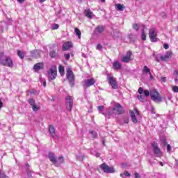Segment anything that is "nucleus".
<instances>
[{
	"label": "nucleus",
	"instance_id": "f257e3e1",
	"mask_svg": "<svg viewBox=\"0 0 178 178\" xmlns=\"http://www.w3.org/2000/svg\"><path fill=\"white\" fill-rule=\"evenodd\" d=\"M0 65L7 67H13V60L10 57L6 56L3 52H0Z\"/></svg>",
	"mask_w": 178,
	"mask_h": 178
},
{
	"label": "nucleus",
	"instance_id": "f03ea898",
	"mask_svg": "<svg viewBox=\"0 0 178 178\" xmlns=\"http://www.w3.org/2000/svg\"><path fill=\"white\" fill-rule=\"evenodd\" d=\"M108 111L110 113H113L112 118L115 116V113L120 115L124 112L123 107L119 103H114V108H108Z\"/></svg>",
	"mask_w": 178,
	"mask_h": 178
},
{
	"label": "nucleus",
	"instance_id": "7ed1b4c3",
	"mask_svg": "<svg viewBox=\"0 0 178 178\" xmlns=\"http://www.w3.org/2000/svg\"><path fill=\"white\" fill-rule=\"evenodd\" d=\"M150 97L151 99L154 102H162V96H161V95L158 91H156V90L153 89L150 90Z\"/></svg>",
	"mask_w": 178,
	"mask_h": 178
},
{
	"label": "nucleus",
	"instance_id": "20e7f679",
	"mask_svg": "<svg viewBox=\"0 0 178 178\" xmlns=\"http://www.w3.org/2000/svg\"><path fill=\"white\" fill-rule=\"evenodd\" d=\"M129 113L131 115V118L133 122V123L137 124L138 123V121L140 119H141V115H140V113L138 112V110L136 108H134V111H130Z\"/></svg>",
	"mask_w": 178,
	"mask_h": 178
},
{
	"label": "nucleus",
	"instance_id": "39448f33",
	"mask_svg": "<svg viewBox=\"0 0 178 178\" xmlns=\"http://www.w3.org/2000/svg\"><path fill=\"white\" fill-rule=\"evenodd\" d=\"M66 77L69 81L70 86L74 87V74H73V71H72V69H70V67L67 69Z\"/></svg>",
	"mask_w": 178,
	"mask_h": 178
},
{
	"label": "nucleus",
	"instance_id": "423d86ee",
	"mask_svg": "<svg viewBox=\"0 0 178 178\" xmlns=\"http://www.w3.org/2000/svg\"><path fill=\"white\" fill-rule=\"evenodd\" d=\"M97 109L102 115H104L105 118H107L108 119H111L113 116V113H111V111H109V108L106 111V112L104 111V109H105V107L104 106H99L97 107Z\"/></svg>",
	"mask_w": 178,
	"mask_h": 178
},
{
	"label": "nucleus",
	"instance_id": "0eeeda50",
	"mask_svg": "<svg viewBox=\"0 0 178 178\" xmlns=\"http://www.w3.org/2000/svg\"><path fill=\"white\" fill-rule=\"evenodd\" d=\"M152 148L153 149V153L156 156H158L159 158H161L162 156V152L161 151V149L158 146V143L156 142H153L152 143Z\"/></svg>",
	"mask_w": 178,
	"mask_h": 178
},
{
	"label": "nucleus",
	"instance_id": "6e6552de",
	"mask_svg": "<svg viewBox=\"0 0 178 178\" xmlns=\"http://www.w3.org/2000/svg\"><path fill=\"white\" fill-rule=\"evenodd\" d=\"M57 76L56 66L52 65L48 72L49 80H55Z\"/></svg>",
	"mask_w": 178,
	"mask_h": 178
},
{
	"label": "nucleus",
	"instance_id": "1a4fd4ad",
	"mask_svg": "<svg viewBox=\"0 0 178 178\" xmlns=\"http://www.w3.org/2000/svg\"><path fill=\"white\" fill-rule=\"evenodd\" d=\"M65 106L67 111L70 112L73 109V97L67 96L65 98Z\"/></svg>",
	"mask_w": 178,
	"mask_h": 178
},
{
	"label": "nucleus",
	"instance_id": "9d476101",
	"mask_svg": "<svg viewBox=\"0 0 178 178\" xmlns=\"http://www.w3.org/2000/svg\"><path fill=\"white\" fill-rule=\"evenodd\" d=\"M156 29L155 28H152L149 31V37L152 42H156L158 41V38H156Z\"/></svg>",
	"mask_w": 178,
	"mask_h": 178
},
{
	"label": "nucleus",
	"instance_id": "9b49d317",
	"mask_svg": "<svg viewBox=\"0 0 178 178\" xmlns=\"http://www.w3.org/2000/svg\"><path fill=\"white\" fill-rule=\"evenodd\" d=\"M122 62L124 63H129L131 60H133V53L131 51L127 52V54L124 55L121 58Z\"/></svg>",
	"mask_w": 178,
	"mask_h": 178
},
{
	"label": "nucleus",
	"instance_id": "f8f14e48",
	"mask_svg": "<svg viewBox=\"0 0 178 178\" xmlns=\"http://www.w3.org/2000/svg\"><path fill=\"white\" fill-rule=\"evenodd\" d=\"M95 83H96L95 79L90 78V79H85L82 82V84H83V88H87L88 87H91V86H94Z\"/></svg>",
	"mask_w": 178,
	"mask_h": 178
},
{
	"label": "nucleus",
	"instance_id": "ddd939ff",
	"mask_svg": "<svg viewBox=\"0 0 178 178\" xmlns=\"http://www.w3.org/2000/svg\"><path fill=\"white\" fill-rule=\"evenodd\" d=\"M100 168L102 169L104 173H115V168L113 167H109L105 163L100 165Z\"/></svg>",
	"mask_w": 178,
	"mask_h": 178
},
{
	"label": "nucleus",
	"instance_id": "4468645a",
	"mask_svg": "<svg viewBox=\"0 0 178 178\" xmlns=\"http://www.w3.org/2000/svg\"><path fill=\"white\" fill-rule=\"evenodd\" d=\"M29 104L31 105L32 110L33 112H38V111H40V107L39 105H37L35 104V101L33 99H29L28 100Z\"/></svg>",
	"mask_w": 178,
	"mask_h": 178
},
{
	"label": "nucleus",
	"instance_id": "2eb2a0df",
	"mask_svg": "<svg viewBox=\"0 0 178 178\" xmlns=\"http://www.w3.org/2000/svg\"><path fill=\"white\" fill-rule=\"evenodd\" d=\"M49 159L51 161L55 166H57L58 168L59 164L58 163V160H56V156L52 152L49 153Z\"/></svg>",
	"mask_w": 178,
	"mask_h": 178
},
{
	"label": "nucleus",
	"instance_id": "dca6fc26",
	"mask_svg": "<svg viewBox=\"0 0 178 178\" xmlns=\"http://www.w3.org/2000/svg\"><path fill=\"white\" fill-rule=\"evenodd\" d=\"M108 80L110 86H111L112 88L116 90L118 88V83L116 82V79L113 76H108Z\"/></svg>",
	"mask_w": 178,
	"mask_h": 178
},
{
	"label": "nucleus",
	"instance_id": "f3484780",
	"mask_svg": "<svg viewBox=\"0 0 178 178\" xmlns=\"http://www.w3.org/2000/svg\"><path fill=\"white\" fill-rule=\"evenodd\" d=\"M83 15H85V16L88 17V19H92L93 17H95V15H94V13H92V11H91V9L90 8L85 9L83 11Z\"/></svg>",
	"mask_w": 178,
	"mask_h": 178
},
{
	"label": "nucleus",
	"instance_id": "a211bd4d",
	"mask_svg": "<svg viewBox=\"0 0 178 178\" xmlns=\"http://www.w3.org/2000/svg\"><path fill=\"white\" fill-rule=\"evenodd\" d=\"M104 30L105 28L103 26H98L95 28L94 31V34H95V35H98L99 34H102V33H104Z\"/></svg>",
	"mask_w": 178,
	"mask_h": 178
},
{
	"label": "nucleus",
	"instance_id": "6ab92c4d",
	"mask_svg": "<svg viewBox=\"0 0 178 178\" xmlns=\"http://www.w3.org/2000/svg\"><path fill=\"white\" fill-rule=\"evenodd\" d=\"M73 47V44L70 42H66L63 45V51H68V49H70Z\"/></svg>",
	"mask_w": 178,
	"mask_h": 178
},
{
	"label": "nucleus",
	"instance_id": "aec40b11",
	"mask_svg": "<svg viewBox=\"0 0 178 178\" xmlns=\"http://www.w3.org/2000/svg\"><path fill=\"white\" fill-rule=\"evenodd\" d=\"M142 31H141V40L143 41H145L147 40V35H145V29H147V26L145 25L142 24Z\"/></svg>",
	"mask_w": 178,
	"mask_h": 178
},
{
	"label": "nucleus",
	"instance_id": "412c9836",
	"mask_svg": "<svg viewBox=\"0 0 178 178\" xmlns=\"http://www.w3.org/2000/svg\"><path fill=\"white\" fill-rule=\"evenodd\" d=\"M41 69H44V64H42V63H38L33 66V70H35V72H38V70H41Z\"/></svg>",
	"mask_w": 178,
	"mask_h": 178
},
{
	"label": "nucleus",
	"instance_id": "4be33fe9",
	"mask_svg": "<svg viewBox=\"0 0 178 178\" xmlns=\"http://www.w3.org/2000/svg\"><path fill=\"white\" fill-rule=\"evenodd\" d=\"M122 67V65L120 64V63H119V61H115L113 63V68L114 69V70H120Z\"/></svg>",
	"mask_w": 178,
	"mask_h": 178
},
{
	"label": "nucleus",
	"instance_id": "5701e85b",
	"mask_svg": "<svg viewBox=\"0 0 178 178\" xmlns=\"http://www.w3.org/2000/svg\"><path fill=\"white\" fill-rule=\"evenodd\" d=\"M172 56V52L168 51L165 53V56H161V60H166V59H169Z\"/></svg>",
	"mask_w": 178,
	"mask_h": 178
},
{
	"label": "nucleus",
	"instance_id": "b1692460",
	"mask_svg": "<svg viewBox=\"0 0 178 178\" xmlns=\"http://www.w3.org/2000/svg\"><path fill=\"white\" fill-rule=\"evenodd\" d=\"M58 72H59L60 76H65V67L63 66L59 65Z\"/></svg>",
	"mask_w": 178,
	"mask_h": 178
},
{
	"label": "nucleus",
	"instance_id": "393cba45",
	"mask_svg": "<svg viewBox=\"0 0 178 178\" xmlns=\"http://www.w3.org/2000/svg\"><path fill=\"white\" fill-rule=\"evenodd\" d=\"M143 73H145L146 74L149 73V74H151V70L147 65H145L143 69Z\"/></svg>",
	"mask_w": 178,
	"mask_h": 178
},
{
	"label": "nucleus",
	"instance_id": "a878e982",
	"mask_svg": "<svg viewBox=\"0 0 178 178\" xmlns=\"http://www.w3.org/2000/svg\"><path fill=\"white\" fill-rule=\"evenodd\" d=\"M74 32L76 35L79 37V38H81V31L77 28L74 29Z\"/></svg>",
	"mask_w": 178,
	"mask_h": 178
},
{
	"label": "nucleus",
	"instance_id": "bb28decb",
	"mask_svg": "<svg viewBox=\"0 0 178 178\" xmlns=\"http://www.w3.org/2000/svg\"><path fill=\"white\" fill-rule=\"evenodd\" d=\"M174 80L175 83H177L178 81V71L177 70H174Z\"/></svg>",
	"mask_w": 178,
	"mask_h": 178
},
{
	"label": "nucleus",
	"instance_id": "cd10ccee",
	"mask_svg": "<svg viewBox=\"0 0 178 178\" xmlns=\"http://www.w3.org/2000/svg\"><path fill=\"white\" fill-rule=\"evenodd\" d=\"M64 162H65V159L63 158V156H60V157H58V164L59 165V166H60V164L63 163Z\"/></svg>",
	"mask_w": 178,
	"mask_h": 178
},
{
	"label": "nucleus",
	"instance_id": "c85d7f7f",
	"mask_svg": "<svg viewBox=\"0 0 178 178\" xmlns=\"http://www.w3.org/2000/svg\"><path fill=\"white\" fill-rule=\"evenodd\" d=\"M160 141L163 144V145H166V138L164 136L160 137Z\"/></svg>",
	"mask_w": 178,
	"mask_h": 178
},
{
	"label": "nucleus",
	"instance_id": "c756f323",
	"mask_svg": "<svg viewBox=\"0 0 178 178\" xmlns=\"http://www.w3.org/2000/svg\"><path fill=\"white\" fill-rule=\"evenodd\" d=\"M49 131L50 134H55V128L52 125H50L49 127Z\"/></svg>",
	"mask_w": 178,
	"mask_h": 178
},
{
	"label": "nucleus",
	"instance_id": "7c9ffc66",
	"mask_svg": "<svg viewBox=\"0 0 178 178\" xmlns=\"http://www.w3.org/2000/svg\"><path fill=\"white\" fill-rule=\"evenodd\" d=\"M17 55L21 59H23L24 58V53L22 52L20 50L17 51Z\"/></svg>",
	"mask_w": 178,
	"mask_h": 178
},
{
	"label": "nucleus",
	"instance_id": "2f4dec72",
	"mask_svg": "<svg viewBox=\"0 0 178 178\" xmlns=\"http://www.w3.org/2000/svg\"><path fill=\"white\" fill-rule=\"evenodd\" d=\"M116 8L118 10H121V11H122L123 9H124V6H123V5L122 4H117Z\"/></svg>",
	"mask_w": 178,
	"mask_h": 178
},
{
	"label": "nucleus",
	"instance_id": "473e14b6",
	"mask_svg": "<svg viewBox=\"0 0 178 178\" xmlns=\"http://www.w3.org/2000/svg\"><path fill=\"white\" fill-rule=\"evenodd\" d=\"M59 29V24H53L51 25V30H58Z\"/></svg>",
	"mask_w": 178,
	"mask_h": 178
},
{
	"label": "nucleus",
	"instance_id": "72a5a7b5",
	"mask_svg": "<svg viewBox=\"0 0 178 178\" xmlns=\"http://www.w3.org/2000/svg\"><path fill=\"white\" fill-rule=\"evenodd\" d=\"M56 52H55L54 51H51L49 52V56H51V58H56Z\"/></svg>",
	"mask_w": 178,
	"mask_h": 178
},
{
	"label": "nucleus",
	"instance_id": "f704fd0d",
	"mask_svg": "<svg viewBox=\"0 0 178 178\" xmlns=\"http://www.w3.org/2000/svg\"><path fill=\"white\" fill-rule=\"evenodd\" d=\"M133 29L136 30V31H138V30H140V27L138 26V24H133Z\"/></svg>",
	"mask_w": 178,
	"mask_h": 178
},
{
	"label": "nucleus",
	"instance_id": "c9c22d12",
	"mask_svg": "<svg viewBox=\"0 0 178 178\" xmlns=\"http://www.w3.org/2000/svg\"><path fill=\"white\" fill-rule=\"evenodd\" d=\"M138 101H140V102H144V96L141 95H138Z\"/></svg>",
	"mask_w": 178,
	"mask_h": 178
},
{
	"label": "nucleus",
	"instance_id": "e433bc0d",
	"mask_svg": "<svg viewBox=\"0 0 178 178\" xmlns=\"http://www.w3.org/2000/svg\"><path fill=\"white\" fill-rule=\"evenodd\" d=\"M143 92L145 94V97H149V90H145Z\"/></svg>",
	"mask_w": 178,
	"mask_h": 178
},
{
	"label": "nucleus",
	"instance_id": "4c0bfd02",
	"mask_svg": "<svg viewBox=\"0 0 178 178\" xmlns=\"http://www.w3.org/2000/svg\"><path fill=\"white\" fill-rule=\"evenodd\" d=\"M64 56H65L66 60H69V59H70V54H65L64 55Z\"/></svg>",
	"mask_w": 178,
	"mask_h": 178
},
{
	"label": "nucleus",
	"instance_id": "58836bf2",
	"mask_svg": "<svg viewBox=\"0 0 178 178\" xmlns=\"http://www.w3.org/2000/svg\"><path fill=\"white\" fill-rule=\"evenodd\" d=\"M97 49H98L99 51H101V49H102V44H98L97 45Z\"/></svg>",
	"mask_w": 178,
	"mask_h": 178
},
{
	"label": "nucleus",
	"instance_id": "ea45409f",
	"mask_svg": "<svg viewBox=\"0 0 178 178\" xmlns=\"http://www.w3.org/2000/svg\"><path fill=\"white\" fill-rule=\"evenodd\" d=\"M138 92H139V94H143V92H144V89H143V88H139Z\"/></svg>",
	"mask_w": 178,
	"mask_h": 178
},
{
	"label": "nucleus",
	"instance_id": "a19ab883",
	"mask_svg": "<svg viewBox=\"0 0 178 178\" xmlns=\"http://www.w3.org/2000/svg\"><path fill=\"white\" fill-rule=\"evenodd\" d=\"M124 175L127 176V177H130V174H129V172L128 171H124Z\"/></svg>",
	"mask_w": 178,
	"mask_h": 178
},
{
	"label": "nucleus",
	"instance_id": "79ce46f5",
	"mask_svg": "<svg viewBox=\"0 0 178 178\" xmlns=\"http://www.w3.org/2000/svg\"><path fill=\"white\" fill-rule=\"evenodd\" d=\"M170 149H172L170 145H167V152H170Z\"/></svg>",
	"mask_w": 178,
	"mask_h": 178
},
{
	"label": "nucleus",
	"instance_id": "37998d69",
	"mask_svg": "<svg viewBox=\"0 0 178 178\" xmlns=\"http://www.w3.org/2000/svg\"><path fill=\"white\" fill-rule=\"evenodd\" d=\"M163 48H164L165 49H169V44L165 43V44H163Z\"/></svg>",
	"mask_w": 178,
	"mask_h": 178
},
{
	"label": "nucleus",
	"instance_id": "c03bdc74",
	"mask_svg": "<svg viewBox=\"0 0 178 178\" xmlns=\"http://www.w3.org/2000/svg\"><path fill=\"white\" fill-rule=\"evenodd\" d=\"M0 178H8V177L6 176L5 173H3L0 175Z\"/></svg>",
	"mask_w": 178,
	"mask_h": 178
},
{
	"label": "nucleus",
	"instance_id": "a18cd8bd",
	"mask_svg": "<svg viewBox=\"0 0 178 178\" xmlns=\"http://www.w3.org/2000/svg\"><path fill=\"white\" fill-rule=\"evenodd\" d=\"M76 159H78V161H83V159H84V156H76Z\"/></svg>",
	"mask_w": 178,
	"mask_h": 178
},
{
	"label": "nucleus",
	"instance_id": "49530a36",
	"mask_svg": "<svg viewBox=\"0 0 178 178\" xmlns=\"http://www.w3.org/2000/svg\"><path fill=\"white\" fill-rule=\"evenodd\" d=\"M161 81H163V83H166V77L165 76L161 77Z\"/></svg>",
	"mask_w": 178,
	"mask_h": 178
},
{
	"label": "nucleus",
	"instance_id": "de8ad7c7",
	"mask_svg": "<svg viewBox=\"0 0 178 178\" xmlns=\"http://www.w3.org/2000/svg\"><path fill=\"white\" fill-rule=\"evenodd\" d=\"M135 178H140V174L136 172L135 173Z\"/></svg>",
	"mask_w": 178,
	"mask_h": 178
},
{
	"label": "nucleus",
	"instance_id": "09e8293b",
	"mask_svg": "<svg viewBox=\"0 0 178 178\" xmlns=\"http://www.w3.org/2000/svg\"><path fill=\"white\" fill-rule=\"evenodd\" d=\"M3 106V104L2 103V100L0 99V109Z\"/></svg>",
	"mask_w": 178,
	"mask_h": 178
},
{
	"label": "nucleus",
	"instance_id": "8fccbe9b",
	"mask_svg": "<svg viewBox=\"0 0 178 178\" xmlns=\"http://www.w3.org/2000/svg\"><path fill=\"white\" fill-rule=\"evenodd\" d=\"M25 0H17V1L19 3H23V2H24Z\"/></svg>",
	"mask_w": 178,
	"mask_h": 178
},
{
	"label": "nucleus",
	"instance_id": "3c124183",
	"mask_svg": "<svg viewBox=\"0 0 178 178\" xmlns=\"http://www.w3.org/2000/svg\"><path fill=\"white\" fill-rule=\"evenodd\" d=\"M99 156H100L99 153H96L95 154L96 158H99Z\"/></svg>",
	"mask_w": 178,
	"mask_h": 178
},
{
	"label": "nucleus",
	"instance_id": "603ef678",
	"mask_svg": "<svg viewBox=\"0 0 178 178\" xmlns=\"http://www.w3.org/2000/svg\"><path fill=\"white\" fill-rule=\"evenodd\" d=\"M45 1H47V0H39V2H40V3H42L45 2Z\"/></svg>",
	"mask_w": 178,
	"mask_h": 178
},
{
	"label": "nucleus",
	"instance_id": "864d4df0",
	"mask_svg": "<svg viewBox=\"0 0 178 178\" xmlns=\"http://www.w3.org/2000/svg\"><path fill=\"white\" fill-rule=\"evenodd\" d=\"M175 165L176 166H178V160H175Z\"/></svg>",
	"mask_w": 178,
	"mask_h": 178
},
{
	"label": "nucleus",
	"instance_id": "5fc2aeb1",
	"mask_svg": "<svg viewBox=\"0 0 178 178\" xmlns=\"http://www.w3.org/2000/svg\"><path fill=\"white\" fill-rule=\"evenodd\" d=\"M43 86H44V87H47V82L44 81V82H43Z\"/></svg>",
	"mask_w": 178,
	"mask_h": 178
},
{
	"label": "nucleus",
	"instance_id": "6e6d98bb",
	"mask_svg": "<svg viewBox=\"0 0 178 178\" xmlns=\"http://www.w3.org/2000/svg\"><path fill=\"white\" fill-rule=\"evenodd\" d=\"M102 144H103V145H105V139L102 140Z\"/></svg>",
	"mask_w": 178,
	"mask_h": 178
},
{
	"label": "nucleus",
	"instance_id": "4d7b16f0",
	"mask_svg": "<svg viewBox=\"0 0 178 178\" xmlns=\"http://www.w3.org/2000/svg\"><path fill=\"white\" fill-rule=\"evenodd\" d=\"M161 166H163V163H162L161 161L159 162Z\"/></svg>",
	"mask_w": 178,
	"mask_h": 178
},
{
	"label": "nucleus",
	"instance_id": "13d9d810",
	"mask_svg": "<svg viewBox=\"0 0 178 178\" xmlns=\"http://www.w3.org/2000/svg\"><path fill=\"white\" fill-rule=\"evenodd\" d=\"M51 137H52L53 138H55V137H56V135H51Z\"/></svg>",
	"mask_w": 178,
	"mask_h": 178
},
{
	"label": "nucleus",
	"instance_id": "bf43d9fd",
	"mask_svg": "<svg viewBox=\"0 0 178 178\" xmlns=\"http://www.w3.org/2000/svg\"><path fill=\"white\" fill-rule=\"evenodd\" d=\"M150 75V79H153L152 74H151V73L149 74Z\"/></svg>",
	"mask_w": 178,
	"mask_h": 178
},
{
	"label": "nucleus",
	"instance_id": "052dcab7",
	"mask_svg": "<svg viewBox=\"0 0 178 178\" xmlns=\"http://www.w3.org/2000/svg\"><path fill=\"white\" fill-rule=\"evenodd\" d=\"M3 172H2L0 170V176L3 174Z\"/></svg>",
	"mask_w": 178,
	"mask_h": 178
},
{
	"label": "nucleus",
	"instance_id": "680f3d73",
	"mask_svg": "<svg viewBox=\"0 0 178 178\" xmlns=\"http://www.w3.org/2000/svg\"><path fill=\"white\" fill-rule=\"evenodd\" d=\"M123 175H124V174H120V177H123Z\"/></svg>",
	"mask_w": 178,
	"mask_h": 178
},
{
	"label": "nucleus",
	"instance_id": "e2e57ef3",
	"mask_svg": "<svg viewBox=\"0 0 178 178\" xmlns=\"http://www.w3.org/2000/svg\"><path fill=\"white\" fill-rule=\"evenodd\" d=\"M125 123H129V120H127L125 121Z\"/></svg>",
	"mask_w": 178,
	"mask_h": 178
},
{
	"label": "nucleus",
	"instance_id": "0e129e2a",
	"mask_svg": "<svg viewBox=\"0 0 178 178\" xmlns=\"http://www.w3.org/2000/svg\"><path fill=\"white\" fill-rule=\"evenodd\" d=\"M96 136L97 135H93V138H95Z\"/></svg>",
	"mask_w": 178,
	"mask_h": 178
},
{
	"label": "nucleus",
	"instance_id": "69168bd1",
	"mask_svg": "<svg viewBox=\"0 0 178 178\" xmlns=\"http://www.w3.org/2000/svg\"><path fill=\"white\" fill-rule=\"evenodd\" d=\"M102 2H103V3L105 2V0H102Z\"/></svg>",
	"mask_w": 178,
	"mask_h": 178
},
{
	"label": "nucleus",
	"instance_id": "338daca9",
	"mask_svg": "<svg viewBox=\"0 0 178 178\" xmlns=\"http://www.w3.org/2000/svg\"><path fill=\"white\" fill-rule=\"evenodd\" d=\"M83 56L84 58H86V54H83Z\"/></svg>",
	"mask_w": 178,
	"mask_h": 178
},
{
	"label": "nucleus",
	"instance_id": "774afa93",
	"mask_svg": "<svg viewBox=\"0 0 178 178\" xmlns=\"http://www.w3.org/2000/svg\"><path fill=\"white\" fill-rule=\"evenodd\" d=\"M26 166H29V164H26Z\"/></svg>",
	"mask_w": 178,
	"mask_h": 178
}]
</instances>
